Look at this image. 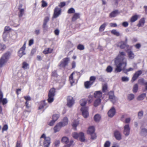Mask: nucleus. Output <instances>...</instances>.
<instances>
[{"instance_id":"obj_63","label":"nucleus","mask_w":147,"mask_h":147,"mask_svg":"<svg viewBox=\"0 0 147 147\" xmlns=\"http://www.w3.org/2000/svg\"><path fill=\"white\" fill-rule=\"evenodd\" d=\"M121 80L122 81L127 82L129 80V78L127 77H123L122 78Z\"/></svg>"},{"instance_id":"obj_52","label":"nucleus","mask_w":147,"mask_h":147,"mask_svg":"<svg viewBox=\"0 0 147 147\" xmlns=\"http://www.w3.org/2000/svg\"><path fill=\"white\" fill-rule=\"evenodd\" d=\"M22 146L21 141L18 140L16 142L15 147H22Z\"/></svg>"},{"instance_id":"obj_12","label":"nucleus","mask_w":147,"mask_h":147,"mask_svg":"<svg viewBox=\"0 0 147 147\" xmlns=\"http://www.w3.org/2000/svg\"><path fill=\"white\" fill-rule=\"evenodd\" d=\"M49 17L48 16L45 17L44 20L42 27L44 31H46L47 30V23L49 21Z\"/></svg>"},{"instance_id":"obj_38","label":"nucleus","mask_w":147,"mask_h":147,"mask_svg":"<svg viewBox=\"0 0 147 147\" xmlns=\"http://www.w3.org/2000/svg\"><path fill=\"white\" fill-rule=\"evenodd\" d=\"M19 9V12L18 14V16L19 18H21L24 14V10L23 9Z\"/></svg>"},{"instance_id":"obj_21","label":"nucleus","mask_w":147,"mask_h":147,"mask_svg":"<svg viewBox=\"0 0 147 147\" xmlns=\"http://www.w3.org/2000/svg\"><path fill=\"white\" fill-rule=\"evenodd\" d=\"M94 97L97 99H100L102 96V93L100 91L95 92L94 94Z\"/></svg>"},{"instance_id":"obj_41","label":"nucleus","mask_w":147,"mask_h":147,"mask_svg":"<svg viewBox=\"0 0 147 147\" xmlns=\"http://www.w3.org/2000/svg\"><path fill=\"white\" fill-rule=\"evenodd\" d=\"M87 101L85 99H83L80 100V104L82 106H85L86 103Z\"/></svg>"},{"instance_id":"obj_50","label":"nucleus","mask_w":147,"mask_h":147,"mask_svg":"<svg viewBox=\"0 0 147 147\" xmlns=\"http://www.w3.org/2000/svg\"><path fill=\"white\" fill-rule=\"evenodd\" d=\"M77 49L80 50H82L84 49V46L81 44L79 45L77 47Z\"/></svg>"},{"instance_id":"obj_49","label":"nucleus","mask_w":147,"mask_h":147,"mask_svg":"<svg viewBox=\"0 0 147 147\" xmlns=\"http://www.w3.org/2000/svg\"><path fill=\"white\" fill-rule=\"evenodd\" d=\"M134 98V95L132 94H131L128 95L127 96L128 99L129 100H131L133 99Z\"/></svg>"},{"instance_id":"obj_28","label":"nucleus","mask_w":147,"mask_h":147,"mask_svg":"<svg viewBox=\"0 0 147 147\" xmlns=\"http://www.w3.org/2000/svg\"><path fill=\"white\" fill-rule=\"evenodd\" d=\"M79 138L80 140L82 142H83L85 141V136L84 134L82 132H81L79 133Z\"/></svg>"},{"instance_id":"obj_11","label":"nucleus","mask_w":147,"mask_h":147,"mask_svg":"<svg viewBox=\"0 0 147 147\" xmlns=\"http://www.w3.org/2000/svg\"><path fill=\"white\" fill-rule=\"evenodd\" d=\"M109 95V99L113 103H115L116 101V97L114 96V92L112 91H110L108 94Z\"/></svg>"},{"instance_id":"obj_5","label":"nucleus","mask_w":147,"mask_h":147,"mask_svg":"<svg viewBox=\"0 0 147 147\" xmlns=\"http://www.w3.org/2000/svg\"><path fill=\"white\" fill-rule=\"evenodd\" d=\"M69 61V59L68 57L64 58L61 61L59 64V66L63 68H65L67 65Z\"/></svg>"},{"instance_id":"obj_44","label":"nucleus","mask_w":147,"mask_h":147,"mask_svg":"<svg viewBox=\"0 0 147 147\" xmlns=\"http://www.w3.org/2000/svg\"><path fill=\"white\" fill-rule=\"evenodd\" d=\"M111 33L117 36H119L120 35V33L119 32H117L116 30H113L111 31Z\"/></svg>"},{"instance_id":"obj_59","label":"nucleus","mask_w":147,"mask_h":147,"mask_svg":"<svg viewBox=\"0 0 147 147\" xmlns=\"http://www.w3.org/2000/svg\"><path fill=\"white\" fill-rule=\"evenodd\" d=\"M8 129V127L7 124L5 125L3 127L2 129V131L3 132L5 131H6Z\"/></svg>"},{"instance_id":"obj_24","label":"nucleus","mask_w":147,"mask_h":147,"mask_svg":"<svg viewBox=\"0 0 147 147\" xmlns=\"http://www.w3.org/2000/svg\"><path fill=\"white\" fill-rule=\"evenodd\" d=\"M95 128L93 126H90L88 128L87 131V133L88 134H90L93 133L95 131Z\"/></svg>"},{"instance_id":"obj_2","label":"nucleus","mask_w":147,"mask_h":147,"mask_svg":"<svg viewBox=\"0 0 147 147\" xmlns=\"http://www.w3.org/2000/svg\"><path fill=\"white\" fill-rule=\"evenodd\" d=\"M11 53L8 51L4 53L0 58V69L7 62L9 59Z\"/></svg>"},{"instance_id":"obj_23","label":"nucleus","mask_w":147,"mask_h":147,"mask_svg":"<svg viewBox=\"0 0 147 147\" xmlns=\"http://www.w3.org/2000/svg\"><path fill=\"white\" fill-rule=\"evenodd\" d=\"M80 15L79 13H74L72 18L71 21L72 22H74L77 19L79 18H80Z\"/></svg>"},{"instance_id":"obj_32","label":"nucleus","mask_w":147,"mask_h":147,"mask_svg":"<svg viewBox=\"0 0 147 147\" xmlns=\"http://www.w3.org/2000/svg\"><path fill=\"white\" fill-rule=\"evenodd\" d=\"M128 55L129 58L131 59H133L135 55L133 52L131 51H128Z\"/></svg>"},{"instance_id":"obj_56","label":"nucleus","mask_w":147,"mask_h":147,"mask_svg":"<svg viewBox=\"0 0 147 147\" xmlns=\"http://www.w3.org/2000/svg\"><path fill=\"white\" fill-rule=\"evenodd\" d=\"M6 48L5 45L0 43V51L3 50L5 49Z\"/></svg>"},{"instance_id":"obj_30","label":"nucleus","mask_w":147,"mask_h":147,"mask_svg":"<svg viewBox=\"0 0 147 147\" xmlns=\"http://www.w3.org/2000/svg\"><path fill=\"white\" fill-rule=\"evenodd\" d=\"M53 50V49H52L48 48L47 49H45L43 51V53L44 54H47L51 53Z\"/></svg>"},{"instance_id":"obj_31","label":"nucleus","mask_w":147,"mask_h":147,"mask_svg":"<svg viewBox=\"0 0 147 147\" xmlns=\"http://www.w3.org/2000/svg\"><path fill=\"white\" fill-rule=\"evenodd\" d=\"M139 18L138 15H135L133 16L130 19V22H133L137 20Z\"/></svg>"},{"instance_id":"obj_37","label":"nucleus","mask_w":147,"mask_h":147,"mask_svg":"<svg viewBox=\"0 0 147 147\" xmlns=\"http://www.w3.org/2000/svg\"><path fill=\"white\" fill-rule=\"evenodd\" d=\"M138 86L137 84H135L133 87V92L134 93H136L138 90Z\"/></svg>"},{"instance_id":"obj_62","label":"nucleus","mask_w":147,"mask_h":147,"mask_svg":"<svg viewBox=\"0 0 147 147\" xmlns=\"http://www.w3.org/2000/svg\"><path fill=\"white\" fill-rule=\"evenodd\" d=\"M65 5V3L64 2H62L59 4V6L60 8H62Z\"/></svg>"},{"instance_id":"obj_26","label":"nucleus","mask_w":147,"mask_h":147,"mask_svg":"<svg viewBox=\"0 0 147 147\" xmlns=\"http://www.w3.org/2000/svg\"><path fill=\"white\" fill-rule=\"evenodd\" d=\"M92 85V83H91L89 81L85 82L84 83V87L85 88L87 89H88L90 88Z\"/></svg>"},{"instance_id":"obj_4","label":"nucleus","mask_w":147,"mask_h":147,"mask_svg":"<svg viewBox=\"0 0 147 147\" xmlns=\"http://www.w3.org/2000/svg\"><path fill=\"white\" fill-rule=\"evenodd\" d=\"M44 139L43 147H49L51 143V139L49 137H46L45 134H43L40 137V138Z\"/></svg>"},{"instance_id":"obj_57","label":"nucleus","mask_w":147,"mask_h":147,"mask_svg":"<svg viewBox=\"0 0 147 147\" xmlns=\"http://www.w3.org/2000/svg\"><path fill=\"white\" fill-rule=\"evenodd\" d=\"M90 135H91V139L92 140L96 139L97 137V136L94 132L93 133H92V134H90Z\"/></svg>"},{"instance_id":"obj_25","label":"nucleus","mask_w":147,"mask_h":147,"mask_svg":"<svg viewBox=\"0 0 147 147\" xmlns=\"http://www.w3.org/2000/svg\"><path fill=\"white\" fill-rule=\"evenodd\" d=\"M119 12L117 10H115L112 11L109 14V17L111 18L116 17Z\"/></svg>"},{"instance_id":"obj_15","label":"nucleus","mask_w":147,"mask_h":147,"mask_svg":"<svg viewBox=\"0 0 147 147\" xmlns=\"http://www.w3.org/2000/svg\"><path fill=\"white\" fill-rule=\"evenodd\" d=\"M142 71L141 70L136 71L134 74L131 79V81L134 82L135 81L138 77L142 74Z\"/></svg>"},{"instance_id":"obj_17","label":"nucleus","mask_w":147,"mask_h":147,"mask_svg":"<svg viewBox=\"0 0 147 147\" xmlns=\"http://www.w3.org/2000/svg\"><path fill=\"white\" fill-rule=\"evenodd\" d=\"M114 135L116 140H119L121 139V135L119 131L117 130L115 131H114Z\"/></svg>"},{"instance_id":"obj_46","label":"nucleus","mask_w":147,"mask_h":147,"mask_svg":"<svg viewBox=\"0 0 147 147\" xmlns=\"http://www.w3.org/2000/svg\"><path fill=\"white\" fill-rule=\"evenodd\" d=\"M58 76V75L57 73V70H55L52 72L51 73V76L52 77L57 78Z\"/></svg>"},{"instance_id":"obj_43","label":"nucleus","mask_w":147,"mask_h":147,"mask_svg":"<svg viewBox=\"0 0 147 147\" xmlns=\"http://www.w3.org/2000/svg\"><path fill=\"white\" fill-rule=\"evenodd\" d=\"M79 124V122L78 121L76 120H74V121L73 122V124L72 125L73 127L74 128V129L75 130H76V127Z\"/></svg>"},{"instance_id":"obj_1","label":"nucleus","mask_w":147,"mask_h":147,"mask_svg":"<svg viewBox=\"0 0 147 147\" xmlns=\"http://www.w3.org/2000/svg\"><path fill=\"white\" fill-rule=\"evenodd\" d=\"M125 54L124 52H120L115 59V64L116 66L115 71L117 72H121L124 69L126 66V63L123 61Z\"/></svg>"},{"instance_id":"obj_19","label":"nucleus","mask_w":147,"mask_h":147,"mask_svg":"<svg viewBox=\"0 0 147 147\" xmlns=\"http://www.w3.org/2000/svg\"><path fill=\"white\" fill-rule=\"evenodd\" d=\"M68 120L67 117H65L63 119L61 122H59L60 123V124L62 127L64 126L67 125L68 123Z\"/></svg>"},{"instance_id":"obj_34","label":"nucleus","mask_w":147,"mask_h":147,"mask_svg":"<svg viewBox=\"0 0 147 147\" xmlns=\"http://www.w3.org/2000/svg\"><path fill=\"white\" fill-rule=\"evenodd\" d=\"M74 74V72H73L70 76L69 78V81L72 85L74 83V79L73 75Z\"/></svg>"},{"instance_id":"obj_64","label":"nucleus","mask_w":147,"mask_h":147,"mask_svg":"<svg viewBox=\"0 0 147 147\" xmlns=\"http://www.w3.org/2000/svg\"><path fill=\"white\" fill-rule=\"evenodd\" d=\"M11 29L9 26H6L5 27L4 30V32H5L7 31H10Z\"/></svg>"},{"instance_id":"obj_14","label":"nucleus","mask_w":147,"mask_h":147,"mask_svg":"<svg viewBox=\"0 0 147 147\" xmlns=\"http://www.w3.org/2000/svg\"><path fill=\"white\" fill-rule=\"evenodd\" d=\"M142 71L141 70L136 71L134 74L131 79V81L134 82L135 81L138 77L142 74Z\"/></svg>"},{"instance_id":"obj_47","label":"nucleus","mask_w":147,"mask_h":147,"mask_svg":"<svg viewBox=\"0 0 147 147\" xmlns=\"http://www.w3.org/2000/svg\"><path fill=\"white\" fill-rule=\"evenodd\" d=\"M113 69V67L109 65L106 68V71L107 72L111 73Z\"/></svg>"},{"instance_id":"obj_10","label":"nucleus","mask_w":147,"mask_h":147,"mask_svg":"<svg viewBox=\"0 0 147 147\" xmlns=\"http://www.w3.org/2000/svg\"><path fill=\"white\" fill-rule=\"evenodd\" d=\"M48 107L45 100L41 101L39 103L38 109H43V110H44Z\"/></svg>"},{"instance_id":"obj_45","label":"nucleus","mask_w":147,"mask_h":147,"mask_svg":"<svg viewBox=\"0 0 147 147\" xmlns=\"http://www.w3.org/2000/svg\"><path fill=\"white\" fill-rule=\"evenodd\" d=\"M59 114H55L53 115L52 119L55 121H56L59 118Z\"/></svg>"},{"instance_id":"obj_29","label":"nucleus","mask_w":147,"mask_h":147,"mask_svg":"<svg viewBox=\"0 0 147 147\" xmlns=\"http://www.w3.org/2000/svg\"><path fill=\"white\" fill-rule=\"evenodd\" d=\"M146 94L143 93L139 95L137 98V100H143L146 96Z\"/></svg>"},{"instance_id":"obj_18","label":"nucleus","mask_w":147,"mask_h":147,"mask_svg":"<svg viewBox=\"0 0 147 147\" xmlns=\"http://www.w3.org/2000/svg\"><path fill=\"white\" fill-rule=\"evenodd\" d=\"M130 129L129 125H126L125 126L123 133L125 136H127L129 134Z\"/></svg>"},{"instance_id":"obj_58","label":"nucleus","mask_w":147,"mask_h":147,"mask_svg":"<svg viewBox=\"0 0 147 147\" xmlns=\"http://www.w3.org/2000/svg\"><path fill=\"white\" fill-rule=\"evenodd\" d=\"M126 47V44L124 42H123L121 43L119 47L121 49H123L125 48Z\"/></svg>"},{"instance_id":"obj_20","label":"nucleus","mask_w":147,"mask_h":147,"mask_svg":"<svg viewBox=\"0 0 147 147\" xmlns=\"http://www.w3.org/2000/svg\"><path fill=\"white\" fill-rule=\"evenodd\" d=\"M138 83L144 86L145 90H147V82H145L144 79L141 78L138 80Z\"/></svg>"},{"instance_id":"obj_22","label":"nucleus","mask_w":147,"mask_h":147,"mask_svg":"<svg viewBox=\"0 0 147 147\" xmlns=\"http://www.w3.org/2000/svg\"><path fill=\"white\" fill-rule=\"evenodd\" d=\"M61 141L63 144L67 145L69 144L70 142L68 138L66 136H64L62 138Z\"/></svg>"},{"instance_id":"obj_35","label":"nucleus","mask_w":147,"mask_h":147,"mask_svg":"<svg viewBox=\"0 0 147 147\" xmlns=\"http://www.w3.org/2000/svg\"><path fill=\"white\" fill-rule=\"evenodd\" d=\"M100 119V116L98 114H96L94 117V120L97 122L99 121Z\"/></svg>"},{"instance_id":"obj_27","label":"nucleus","mask_w":147,"mask_h":147,"mask_svg":"<svg viewBox=\"0 0 147 147\" xmlns=\"http://www.w3.org/2000/svg\"><path fill=\"white\" fill-rule=\"evenodd\" d=\"M60 123H58L54 127V132L56 133L59 131L61 127H62L60 124Z\"/></svg>"},{"instance_id":"obj_16","label":"nucleus","mask_w":147,"mask_h":147,"mask_svg":"<svg viewBox=\"0 0 147 147\" xmlns=\"http://www.w3.org/2000/svg\"><path fill=\"white\" fill-rule=\"evenodd\" d=\"M116 113L114 107H113L108 112V115L109 117H113Z\"/></svg>"},{"instance_id":"obj_55","label":"nucleus","mask_w":147,"mask_h":147,"mask_svg":"<svg viewBox=\"0 0 147 147\" xmlns=\"http://www.w3.org/2000/svg\"><path fill=\"white\" fill-rule=\"evenodd\" d=\"M111 144V143L109 141H106L104 145V147H109Z\"/></svg>"},{"instance_id":"obj_48","label":"nucleus","mask_w":147,"mask_h":147,"mask_svg":"<svg viewBox=\"0 0 147 147\" xmlns=\"http://www.w3.org/2000/svg\"><path fill=\"white\" fill-rule=\"evenodd\" d=\"M96 79V77L94 76H91L90 78L89 81L91 83H92L93 84L94 82H95Z\"/></svg>"},{"instance_id":"obj_3","label":"nucleus","mask_w":147,"mask_h":147,"mask_svg":"<svg viewBox=\"0 0 147 147\" xmlns=\"http://www.w3.org/2000/svg\"><path fill=\"white\" fill-rule=\"evenodd\" d=\"M55 92V88H52L50 90L48 94V98L47 99L48 102L51 103L53 102Z\"/></svg>"},{"instance_id":"obj_42","label":"nucleus","mask_w":147,"mask_h":147,"mask_svg":"<svg viewBox=\"0 0 147 147\" xmlns=\"http://www.w3.org/2000/svg\"><path fill=\"white\" fill-rule=\"evenodd\" d=\"M101 99H97L95 101L94 103V106L96 107H97L100 103Z\"/></svg>"},{"instance_id":"obj_51","label":"nucleus","mask_w":147,"mask_h":147,"mask_svg":"<svg viewBox=\"0 0 147 147\" xmlns=\"http://www.w3.org/2000/svg\"><path fill=\"white\" fill-rule=\"evenodd\" d=\"M75 12V10L73 8H69L67 11V13L69 14L74 13Z\"/></svg>"},{"instance_id":"obj_61","label":"nucleus","mask_w":147,"mask_h":147,"mask_svg":"<svg viewBox=\"0 0 147 147\" xmlns=\"http://www.w3.org/2000/svg\"><path fill=\"white\" fill-rule=\"evenodd\" d=\"M24 99L26 100V101H30L31 100V97L29 96H24Z\"/></svg>"},{"instance_id":"obj_36","label":"nucleus","mask_w":147,"mask_h":147,"mask_svg":"<svg viewBox=\"0 0 147 147\" xmlns=\"http://www.w3.org/2000/svg\"><path fill=\"white\" fill-rule=\"evenodd\" d=\"M29 67V64L26 62L24 61L22 63V68L24 69H28Z\"/></svg>"},{"instance_id":"obj_40","label":"nucleus","mask_w":147,"mask_h":147,"mask_svg":"<svg viewBox=\"0 0 147 147\" xmlns=\"http://www.w3.org/2000/svg\"><path fill=\"white\" fill-rule=\"evenodd\" d=\"M102 90L103 92H106L108 91V87L106 84H104L103 85Z\"/></svg>"},{"instance_id":"obj_53","label":"nucleus","mask_w":147,"mask_h":147,"mask_svg":"<svg viewBox=\"0 0 147 147\" xmlns=\"http://www.w3.org/2000/svg\"><path fill=\"white\" fill-rule=\"evenodd\" d=\"M42 7H47V3L44 0H42L41 1Z\"/></svg>"},{"instance_id":"obj_7","label":"nucleus","mask_w":147,"mask_h":147,"mask_svg":"<svg viewBox=\"0 0 147 147\" xmlns=\"http://www.w3.org/2000/svg\"><path fill=\"white\" fill-rule=\"evenodd\" d=\"M26 42H25L23 46L20 49L18 53V56L21 58L23 55L25 54L24 51L26 49Z\"/></svg>"},{"instance_id":"obj_33","label":"nucleus","mask_w":147,"mask_h":147,"mask_svg":"<svg viewBox=\"0 0 147 147\" xmlns=\"http://www.w3.org/2000/svg\"><path fill=\"white\" fill-rule=\"evenodd\" d=\"M144 23L145 20L144 18H142L139 21V23L138 24V26L139 27L142 26L144 25Z\"/></svg>"},{"instance_id":"obj_54","label":"nucleus","mask_w":147,"mask_h":147,"mask_svg":"<svg viewBox=\"0 0 147 147\" xmlns=\"http://www.w3.org/2000/svg\"><path fill=\"white\" fill-rule=\"evenodd\" d=\"M79 133L75 132L73 134V137L76 139H77L79 137Z\"/></svg>"},{"instance_id":"obj_8","label":"nucleus","mask_w":147,"mask_h":147,"mask_svg":"<svg viewBox=\"0 0 147 147\" xmlns=\"http://www.w3.org/2000/svg\"><path fill=\"white\" fill-rule=\"evenodd\" d=\"M82 112V115L85 118H87L89 116L88 112V107H82L81 109Z\"/></svg>"},{"instance_id":"obj_13","label":"nucleus","mask_w":147,"mask_h":147,"mask_svg":"<svg viewBox=\"0 0 147 147\" xmlns=\"http://www.w3.org/2000/svg\"><path fill=\"white\" fill-rule=\"evenodd\" d=\"M3 94L1 89L0 90V103L2 102L3 105L6 104L7 101L6 98H3Z\"/></svg>"},{"instance_id":"obj_39","label":"nucleus","mask_w":147,"mask_h":147,"mask_svg":"<svg viewBox=\"0 0 147 147\" xmlns=\"http://www.w3.org/2000/svg\"><path fill=\"white\" fill-rule=\"evenodd\" d=\"M107 24L106 23H105L102 24L99 27V31L100 32H102L104 30L105 27L106 26Z\"/></svg>"},{"instance_id":"obj_60","label":"nucleus","mask_w":147,"mask_h":147,"mask_svg":"<svg viewBox=\"0 0 147 147\" xmlns=\"http://www.w3.org/2000/svg\"><path fill=\"white\" fill-rule=\"evenodd\" d=\"M74 141L72 140L70 141L69 143L67 145V146H65V147H70L72 145H73Z\"/></svg>"},{"instance_id":"obj_6","label":"nucleus","mask_w":147,"mask_h":147,"mask_svg":"<svg viewBox=\"0 0 147 147\" xmlns=\"http://www.w3.org/2000/svg\"><path fill=\"white\" fill-rule=\"evenodd\" d=\"M67 105L69 107H71L72 105H74L75 103V100L73 97L71 96H67Z\"/></svg>"},{"instance_id":"obj_9","label":"nucleus","mask_w":147,"mask_h":147,"mask_svg":"<svg viewBox=\"0 0 147 147\" xmlns=\"http://www.w3.org/2000/svg\"><path fill=\"white\" fill-rule=\"evenodd\" d=\"M61 9L57 7H56L54 10V13L53 16V18H57L61 13Z\"/></svg>"}]
</instances>
